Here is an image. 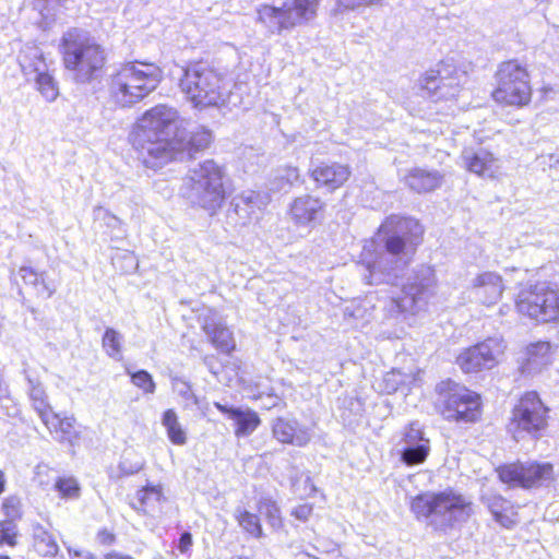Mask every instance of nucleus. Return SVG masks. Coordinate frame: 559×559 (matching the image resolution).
Segmentation results:
<instances>
[{"mask_svg":"<svg viewBox=\"0 0 559 559\" xmlns=\"http://www.w3.org/2000/svg\"><path fill=\"white\" fill-rule=\"evenodd\" d=\"M181 118L174 107L158 104L139 118L132 143L145 163L173 162L178 157Z\"/></svg>","mask_w":559,"mask_h":559,"instance_id":"f257e3e1","label":"nucleus"},{"mask_svg":"<svg viewBox=\"0 0 559 559\" xmlns=\"http://www.w3.org/2000/svg\"><path fill=\"white\" fill-rule=\"evenodd\" d=\"M59 52L63 68L81 82H91L107 68L105 47L80 28H70L63 33Z\"/></svg>","mask_w":559,"mask_h":559,"instance_id":"f03ea898","label":"nucleus"},{"mask_svg":"<svg viewBox=\"0 0 559 559\" xmlns=\"http://www.w3.org/2000/svg\"><path fill=\"white\" fill-rule=\"evenodd\" d=\"M162 79L163 71L155 63L124 62L109 78V98L119 107H131L147 97Z\"/></svg>","mask_w":559,"mask_h":559,"instance_id":"7ed1b4c3","label":"nucleus"},{"mask_svg":"<svg viewBox=\"0 0 559 559\" xmlns=\"http://www.w3.org/2000/svg\"><path fill=\"white\" fill-rule=\"evenodd\" d=\"M409 509L417 520L442 519L443 528L465 522L474 514L473 501L453 488L419 492L411 499Z\"/></svg>","mask_w":559,"mask_h":559,"instance_id":"20e7f679","label":"nucleus"},{"mask_svg":"<svg viewBox=\"0 0 559 559\" xmlns=\"http://www.w3.org/2000/svg\"><path fill=\"white\" fill-rule=\"evenodd\" d=\"M493 78L490 98L497 105L521 109L532 104L534 90L527 66L515 58L503 60L498 63Z\"/></svg>","mask_w":559,"mask_h":559,"instance_id":"39448f33","label":"nucleus"},{"mask_svg":"<svg viewBox=\"0 0 559 559\" xmlns=\"http://www.w3.org/2000/svg\"><path fill=\"white\" fill-rule=\"evenodd\" d=\"M179 88L197 108L216 107L224 102V76L204 60L185 67Z\"/></svg>","mask_w":559,"mask_h":559,"instance_id":"423d86ee","label":"nucleus"},{"mask_svg":"<svg viewBox=\"0 0 559 559\" xmlns=\"http://www.w3.org/2000/svg\"><path fill=\"white\" fill-rule=\"evenodd\" d=\"M377 235L388 254L412 258L424 241L425 228L416 218L391 214L381 222Z\"/></svg>","mask_w":559,"mask_h":559,"instance_id":"0eeeda50","label":"nucleus"},{"mask_svg":"<svg viewBox=\"0 0 559 559\" xmlns=\"http://www.w3.org/2000/svg\"><path fill=\"white\" fill-rule=\"evenodd\" d=\"M500 483L509 488L533 490L552 485L557 480L555 465L548 461L514 460L495 467Z\"/></svg>","mask_w":559,"mask_h":559,"instance_id":"6e6552de","label":"nucleus"},{"mask_svg":"<svg viewBox=\"0 0 559 559\" xmlns=\"http://www.w3.org/2000/svg\"><path fill=\"white\" fill-rule=\"evenodd\" d=\"M549 419L550 408L544 403L537 392L527 391L514 404L508 429L514 438L521 435L539 438L547 430Z\"/></svg>","mask_w":559,"mask_h":559,"instance_id":"1a4fd4ad","label":"nucleus"},{"mask_svg":"<svg viewBox=\"0 0 559 559\" xmlns=\"http://www.w3.org/2000/svg\"><path fill=\"white\" fill-rule=\"evenodd\" d=\"M322 0H292V4L263 3L257 9V22L281 34L284 31L308 23L318 15Z\"/></svg>","mask_w":559,"mask_h":559,"instance_id":"9d476101","label":"nucleus"},{"mask_svg":"<svg viewBox=\"0 0 559 559\" xmlns=\"http://www.w3.org/2000/svg\"><path fill=\"white\" fill-rule=\"evenodd\" d=\"M224 167L213 159H206L191 170L189 180L198 205L215 212L227 198Z\"/></svg>","mask_w":559,"mask_h":559,"instance_id":"9b49d317","label":"nucleus"},{"mask_svg":"<svg viewBox=\"0 0 559 559\" xmlns=\"http://www.w3.org/2000/svg\"><path fill=\"white\" fill-rule=\"evenodd\" d=\"M506 350L507 344L502 337L488 336L465 347L456 356L455 362L463 372L477 373L498 366Z\"/></svg>","mask_w":559,"mask_h":559,"instance_id":"f8f14e48","label":"nucleus"},{"mask_svg":"<svg viewBox=\"0 0 559 559\" xmlns=\"http://www.w3.org/2000/svg\"><path fill=\"white\" fill-rule=\"evenodd\" d=\"M31 395L34 408L39 414L50 433H55L60 441L71 442L73 439L78 438L75 419L72 415L55 412L46 401L44 392L39 386L34 388Z\"/></svg>","mask_w":559,"mask_h":559,"instance_id":"ddd939ff","label":"nucleus"},{"mask_svg":"<svg viewBox=\"0 0 559 559\" xmlns=\"http://www.w3.org/2000/svg\"><path fill=\"white\" fill-rule=\"evenodd\" d=\"M481 414L480 395L471 391L449 394L442 407V416L448 421L475 423Z\"/></svg>","mask_w":559,"mask_h":559,"instance_id":"4468645a","label":"nucleus"},{"mask_svg":"<svg viewBox=\"0 0 559 559\" xmlns=\"http://www.w3.org/2000/svg\"><path fill=\"white\" fill-rule=\"evenodd\" d=\"M546 289L547 282L537 281L535 283L520 285L514 297V309L516 313L522 318L539 324Z\"/></svg>","mask_w":559,"mask_h":559,"instance_id":"2eb2a0df","label":"nucleus"},{"mask_svg":"<svg viewBox=\"0 0 559 559\" xmlns=\"http://www.w3.org/2000/svg\"><path fill=\"white\" fill-rule=\"evenodd\" d=\"M350 176V167L337 162L320 163L309 171V177L317 187L325 188L329 191H335L345 186Z\"/></svg>","mask_w":559,"mask_h":559,"instance_id":"dca6fc26","label":"nucleus"},{"mask_svg":"<svg viewBox=\"0 0 559 559\" xmlns=\"http://www.w3.org/2000/svg\"><path fill=\"white\" fill-rule=\"evenodd\" d=\"M15 282L21 294H27L35 299H48L56 292L51 282L47 281L45 273L31 266H21L16 273Z\"/></svg>","mask_w":559,"mask_h":559,"instance_id":"f3484780","label":"nucleus"},{"mask_svg":"<svg viewBox=\"0 0 559 559\" xmlns=\"http://www.w3.org/2000/svg\"><path fill=\"white\" fill-rule=\"evenodd\" d=\"M475 298L485 307L496 305L503 295V278L496 272L479 273L472 284Z\"/></svg>","mask_w":559,"mask_h":559,"instance_id":"a211bd4d","label":"nucleus"},{"mask_svg":"<svg viewBox=\"0 0 559 559\" xmlns=\"http://www.w3.org/2000/svg\"><path fill=\"white\" fill-rule=\"evenodd\" d=\"M463 162L466 171L480 178L493 179L498 177V158L487 148L479 147L477 150L466 152L463 155Z\"/></svg>","mask_w":559,"mask_h":559,"instance_id":"6ab92c4d","label":"nucleus"},{"mask_svg":"<svg viewBox=\"0 0 559 559\" xmlns=\"http://www.w3.org/2000/svg\"><path fill=\"white\" fill-rule=\"evenodd\" d=\"M214 406L234 421V433L237 438L250 436L261 425V418L254 411L229 407L217 402Z\"/></svg>","mask_w":559,"mask_h":559,"instance_id":"aec40b11","label":"nucleus"},{"mask_svg":"<svg viewBox=\"0 0 559 559\" xmlns=\"http://www.w3.org/2000/svg\"><path fill=\"white\" fill-rule=\"evenodd\" d=\"M166 501L162 485L147 484L135 491L129 504L139 513L152 515Z\"/></svg>","mask_w":559,"mask_h":559,"instance_id":"412c9836","label":"nucleus"},{"mask_svg":"<svg viewBox=\"0 0 559 559\" xmlns=\"http://www.w3.org/2000/svg\"><path fill=\"white\" fill-rule=\"evenodd\" d=\"M323 202L310 194H304L293 200L289 206V216L298 226H306L313 223L323 211Z\"/></svg>","mask_w":559,"mask_h":559,"instance_id":"4be33fe9","label":"nucleus"},{"mask_svg":"<svg viewBox=\"0 0 559 559\" xmlns=\"http://www.w3.org/2000/svg\"><path fill=\"white\" fill-rule=\"evenodd\" d=\"M426 294L427 286L424 283H407L403 285L401 295L392 298V304L397 313L416 314Z\"/></svg>","mask_w":559,"mask_h":559,"instance_id":"5701e85b","label":"nucleus"},{"mask_svg":"<svg viewBox=\"0 0 559 559\" xmlns=\"http://www.w3.org/2000/svg\"><path fill=\"white\" fill-rule=\"evenodd\" d=\"M406 187L415 193H429L441 186L442 175L438 171L415 167L404 177Z\"/></svg>","mask_w":559,"mask_h":559,"instance_id":"b1692460","label":"nucleus"},{"mask_svg":"<svg viewBox=\"0 0 559 559\" xmlns=\"http://www.w3.org/2000/svg\"><path fill=\"white\" fill-rule=\"evenodd\" d=\"M272 432L274 438L281 443L304 447L309 441L308 433L296 421L283 417L274 421Z\"/></svg>","mask_w":559,"mask_h":559,"instance_id":"393cba45","label":"nucleus"},{"mask_svg":"<svg viewBox=\"0 0 559 559\" xmlns=\"http://www.w3.org/2000/svg\"><path fill=\"white\" fill-rule=\"evenodd\" d=\"M202 330L218 352L231 355L236 349L233 332L223 323L213 320L207 321L202 325Z\"/></svg>","mask_w":559,"mask_h":559,"instance_id":"a878e982","label":"nucleus"},{"mask_svg":"<svg viewBox=\"0 0 559 559\" xmlns=\"http://www.w3.org/2000/svg\"><path fill=\"white\" fill-rule=\"evenodd\" d=\"M525 358L520 364L522 374L531 373L538 366H545L550 361L551 344L548 341H537L526 347Z\"/></svg>","mask_w":559,"mask_h":559,"instance_id":"bb28decb","label":"nucleus"},{"mask_svg":"<svg viewBox=\"0 0 559 559\" xmlns=\"http://www.w3.org/2000/svg\"><path fill=\"white\" fill-rule=\"evenodd\" d=\"M487 507L493 519L506 528L513 527L518 522V512L508 499L500 495L488 499Z\"/></svg>","mask_w":559,"mask_h":559,"instance_id":"cd10ccee","label":"nucleus"},{"mask_svg":"<svg viewBox=\"0 0 559 559\" xmlns=\"http://www.w3.org/2000/svg\"><path fill=\"white\" fill-rule=\"evenodd\" d=\"M234 519L248 537L260 539L264 536L262 523L257 513L245 508H237Z\"/></svg>","mask_w":559,"mask_h":559,"instance_id":"c85d7f7f","label":"nucleus"},{"mask_svg":"<svg viewBox=\"0 0 559 559\" xmlns=\"http://www.w3.org/2000/svg\"><path fill=\"white\" fill-rule=\"evenodd\" d=\"M178 142L180 147L178 150V155L183 152H187L189 155H193L206 150L211 145L212 133L205 128L192 132L188 139H183L178 133Z\"/></svg>","mask_w":559,"mask_h":559,"instance_id":"c756f323","label":"nucleus"},{"mask_svg":"<svg viewBox=\"0 0 559 559\" xmlns=\"http://www.w3.org/2000/svg\"><path fill=\"white\" fill-rule=\"evenodd\" d=\"M539 324L559 323V287L547 283Z\"/></svg>","mask_w":559,"mask_h":559,"instance_id":"7c9ffc66","label":"nucleus"},{"mask_svg":"<svg viewBox=\"0 0 559 559\" xmlns=\"http://www.w3.org/2000/svg\"><path fill=\"white\" fill-rule=\"evenodd\" d=\"M52 488L61 500H78L81 497V484L72 475H60L53 479Z\"/></svg>","mask_w":559,"mask_h":559,"instance_id":"2f4dec72","label":"nucleus"},{"mask_svg":"<svg viewBox=\"0 0 559 559\" xmlns=\"http://www.w3.org/2000/svg\"><path fill=\"white\" fill-rule=\"evenodd\" d=\"M163 426L166 428L169 441L175 445L187 443V433L179 423L176 412L171 408L166 409L162 418Z\"/></svg>","mask_w":559,"mask_h":559,"instance_id":"473e14b6","label":"nucleus"},{"mask_svg":"<svg viewBox=\"0 0 559 559\" xmlns=\"http://www.w3.org/2000/svg\"><path fill=\"white\" fill-rule=\"evenodd\" d=\"M21 69L26 76H39L48 72L46 59L41 52L25 55L21 61Z\"/></svg>","mask_w":559,"mask_h":559,"instance_id":"72a5a7b5","label":"nucleus"},{"mask_svg":"<svg viewBox=\"0 0 559 559\" xmlns=\"http://www.w3.org/2000/svg\"><path fill=\"white\" fill-rule=\"evenodd\" d=\"M430 442L425 441L414 447H405L401 453V460L407 466H415L423 464L430 453Z\"/></svg>","mask_w":559,"mask_h":559,"instance_id":"f704fd0d","label":"nucleus"},{"mask_svg":"<svg viewBox=\"0 0 559 559\" xmlns=\"http://www.w3.org/2000/svg\"><path fill=\"white\" fill-rule=\"evenodd\" d=\"M102 346L109 357L121 359L122 341L118 331L112 328H107L102 337Z\"/></svg>","mask_w":559,"mask_h":559,"instance_id":"c9c22d12","label":"nucleus"},{"mask_svg":"<svg viewBox=\"0 0 559 559\" xmlns=\"http://www.w3.org/2000/svg\"><path fill=\"white\" fill-rule=\"evenodd\" d=\"M258 509L264 514L271 527L274 530H282L284 527V519L282 516L281 509L274 500H261L258 504Z\"/></svg>","mask_w":559,"mask_h":559,"instance_id":"e433bc0d","label":"nucleus"},{"mask_svg":"<svg viewBox=\"0 0 559 559\" xmlns=\"http://www.w3.org/2000/svg\"><path fill=\"white\" fill-rule=\"evenodd\" d=\"M36 90L47 102H53L59 96V88L56 80L49 73H41L39 76L34 79Z\"/></svg>","mask_w":559,"mask_h":559,"instance_id":"4c0bfd02","label":"nucleus"},{"mask_svg":"<svg viewBox=\"0 0 559 559\" xmlns=\"http://www.w3.org/2000/svg\"><path fill=\"white\" fill-rule=\"evenodd\" d=\"M34 547L41 556H55L59 550L52 534L44 528L34 535Z\"/></svg>","mask_w":559,"mask_h":559,"instance_id":"58836bf2","label":"nucleus"},{"mask_svg":"<svg viewBox=\"0 0 559 559\" xmlns=\"http://www.w3.org/2000/svg\"><path fill=\"white\" fill-rule=\"evenodd\" d=\"M0 510L4 515L3 520H11L16 523L23 519V503L20 497L15 495L7 496L2 499Z\"/></svg>","mask_w":559,"mask_h":559,"instance_id":"ea45409f","label":"nucleus"},{"mask_svg":"<svg viewBox=\"0 0 559 559\" xmlns=\"http://www.w3.org/2000/svg\"><path fill=\"white\" fill-rule=\"evenodd\" d=\"M20 532L17 524L11 520H0V547L14 548L19 544Z\"/></svg>","mask_w":559,"mask_h":559,"instance_id":"a19ab883","label":"nucleus"},{"mask_svg":"<svg viewBox=\"0 0 559 559\" xmlns=\"http://www.w3.org/2000/svg\"><path fill=\"white\" fill-rule=\"evenodd\" d=\"M425 441H429V439L425 437L423 429L417 424L411 423L403 429L401 442L406 447H414Z\"/></svg>","mask_w":559,"mask_h":559,"instance_id":"79ce46f5","label":"nucleus"},{"mask_svg":"<svg viewBox=\"0 0 559 559\" xmlns=\"http://www.w3.org/2000/svg\"><path fill=\"white\" fill-rule=\"evenodd\" d=\"M252 399L261 401L260 407L262 409L269 411L274 407L284 405L282 396L273 393L271 389H269L265 392L259 393L258 395L252 396Z\"/></svg>","mask_w":559,"mask_h":559,"instance_id":"37998d69","label":"nucleus"},{"mask_svg":"<svg viewBox=\"0 0 559 559\" xmlns=\"http://www.w3.org/2000/svg\"><path fill=\"white\" fill-rule=\"evenodd\" d=\"M53 468L47 464H38L35 471V480L40 487H47L51 484Z\"/></svg>","mask_w":559,"mask_h":559,"instance_id":"c03bdc74","label":"nucleus"},{"mask_svg":"<svg viewBox=\"0 0 559 559\" xmlns=\"http://www.w3.org/2000/svg\"><path fill=\"white\" fill-rule=\"evenodd\" d=\"M312 513L313 504L309 502L299 503L290 511V515L300 522L309 521Z\"/></svg>","mask_w":559,"mask_h":559,"instance_id":"a18cd8bd","label":"nucleus"},{"mask_svg":"<svg viewBox=\"0 0 559 559\" xmlns=\"http://www.w3.org/2000/svg\"><path fill=\"white\" fill-rule=\"evenodd\" d=\"M95 539L98 545L109 547L116 543L117 536L112 530L108 527H103L97 531Z\"/></svg>","mask_w":559,"mask_h":559,"instance_id":"49530a36","label":"nucleus"},{"mask_svg":"<svg viewBox=\"0 0 559 559\" xmlns=\"http://www.w3.org/2000/svg\"><path fill=\"white\" fill-rule=\"evenodd\" d=\"M193 545V538L191 533L185 532L180 535V538L178 540V549L181 554H187L191 550V547Z\"/></svg>","mask_w":559,"mask_h":559,"instance_id":"de8ad7c7","label":"nucleus"},{"mask_svg":"<svg viewBox=\"0 0 559 559\" xmlns=\"http://www.w3.org/2000/svg\"><path fill=\"white\" fill-rule=\"evenodd\" d=\"M133 384H153L151 374L145 370H139L131 373Z\"/></svg>","mask_w":559,"mask_h":559,"instance_id":"09e8293b","label":"nucleus"},{"mask_svg":"<svg viewBox=\"0 0 559 559\" xmlns=\"http://www.w3.org/2000/svg\"><path fill=\"white\" fill-rule=\"evenodd\" d=\"M305 488L309 489L310 495L319 493V489L313 485L309 477L305 480Z\"/></svg>","mask_w":559,"mask_h":559,"instance_id":"8fccbe9b","label":"nucleus"},{"mask_svg":"<svg viewBox=\"0 0 559 559\" xmlns=\"http://www.w3.org/2000/svg\"><path fill=\"white\" fill-rule=\"evenodd\" d=\"M106 559H134L129 555H122L118 552H109L105 556Z\"/></svg>","mask_w":559,"mask_h":559,"instance_id":"3c124183","label":"nucleus"},{"mask_svg":"<svg viewBox=\"0 0 559 559\" xmlns=\"http://www.w3.org/2000/svg\"><path fill=\"white\" fill-rule=\"evenodd\" d=\"M7 488V477L2 469H0V496L5 491Z\"/></svg>","mask_w":559,"mask_h":559,"instance_id":"603ef678","label":"nucleus"},{"mask_svg":"<svg viewBox=\"0 0 559 559\" xmlns=\"http://www.w3.org/2000/svg\"><path fill=\"white\" fill-rule=\"evenodd\" d=\"M76 559H98L96 558L95 556L91 555V554H86V555H80L78 556Z\"/></svg>","mask_w":559,"mask_h":559,"instance_id":"864d4df0","label":"nucleus"},{"mask_svg":"<svg viewBox=\"0 0 559 559\" xmlns=\"http://www.w3.org/2000/svg\"><path fill=\"white\" fill-rule=\"evenodd\" d=\"M288 170L296 177L298 178V169L296 167H289Z\"/></svg>","mask_w":559,"mask_h":559,"instance_id":"5fc2aeb1","label":"nucleus"},{"mask_svg":"<svg viewBox=\"0 0 559 559\" xmlns=\"http://www.w3.org/2000/svg\"><path fill=\"white\" fill-rule=\"evenodd\" d=\"M0 559H11L8 555H0Z\"/></svg>","mask_w":559,"mask_h":559,"instance_id":"6e6d98bb","label":"nucleus"},{"mask_svg":"<svg viewBox=\"0 0 559 559\" xmlns=\"http://www.w3.org/2000/svg\"><path fill=\"white\" fill-rule=\"evenodd\" d=\"M320 497L322 500H325V496L322 492H320Z\"/></svg>","mask_w":559,"mask_h":559,"instance_id":"4d7b16f0","label":"nucleus"}]
</instances>
